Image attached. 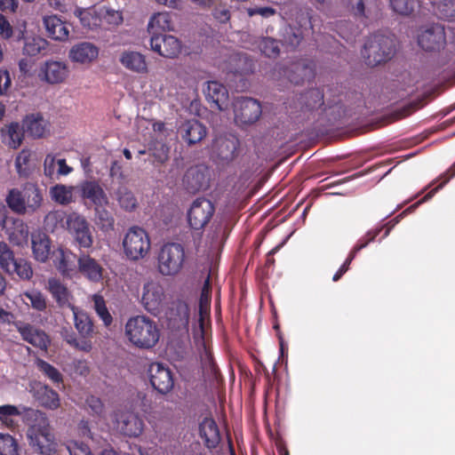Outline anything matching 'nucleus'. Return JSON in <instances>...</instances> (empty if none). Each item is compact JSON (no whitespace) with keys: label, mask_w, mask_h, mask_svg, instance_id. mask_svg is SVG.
<instances>
[{"label":"nucleus","mask_w":455,"mask_h":455,"mask_svg":"<svg viewBox=\"0 0 455 455\" xmlns=\"http://www.w3.org/2000/svg\"><path fill=\"white\" fill-rule=\"evenodd\" d=\"M24 296L29 300L31 307L37 311L46 308V300L42 292L36 290L28 291Z\"/></svg>","instance_id":"5fc2aeb1"},{"label":"nucleus","mask_w":455,"mask_h":455,"mask_svg":"<svg viewBox=\"0 0 455 455\" xmlns=\"http://www.w3.org/2000/svg\"><path fill=\"white\" fill-rule=\"evenodd\" d=\"M69 455H93L89 445L79 441L70 440L66 443Z\"/></svg>","instance_id":"13d9d810"},{"label":"nucleus","mask_w":455,"mask_h":455,"mask_svg":"<svg viewBox=\"0 0 455 455\" xmlns=\"http://www.w3.org/2000/svg\"><path fill=\"white\" fill-rule=\"evenodd\" d=\"M92 300L93 302V308L98 316L102 320L105 326H109L113 322V317L107 307L103 296L100 294H93Z\"/></svg>","instance_id":"a18cd8bd"},{"label":"nucleus","mask_w":455,"mask_h":455,"mask_svg":"<svg viewBox=\"0 0 455 455\" xmlns=\"http://www.w3.org/2000/svg\"><path fill=\"white\" fill-rule=\"evenodd\" d=\"M35 363L37 369L53 384L62 383L63 376L56 367L41 358H36Z\"/></svg>","instance_id":"37998d69"},{"label":"nucleus","mask_w":455,"mask_h":455,"mask_svg":"<svg viewBox=\"0 0 455 455\" xmlns=\"http://www.w3.org/2000/svg\"><path fill=\"white\" fill-rule=\"evenodd\" d=\"M47 35L53 40L65 41L68 38L69 30L67 24L57 15H47L43 18Z\"/></svg>","instance_id":"cd10ccee"},{"label":"nucleus","mask_w":455,"mask_h":455,"mask_svg":"<svg viewBox=\"0 0 455 455\" xmlns=\"http://www.w3.org/2000/svg\"><path fill=\"white\" fill-rule=\"evenodd\" d=\"M257 44L260 52L267 58L275 59L280 54V42L273 37H260Z\"/></svg>","instance_id":"58836bf2"},{"label":"nucleus","mask_w":455,"mask_h":455,"mask_svg":"<svg viewBox=\"0 0 455 455\" xmlns=\"http://www.w3.org/2000/svg\"><path fill=\"white\" fill-rule=\"evenodd\" d=\"M79 272L92 283H98L102 279L103 268L101 265L90 255L81 253L77 259Z\"/></svg>","instance_id":"5701e85b"},{"label":"nucleus","mask_w":455,"mask_h":455,"mask_svg":"<svg viewBox=\"0 0 455 455\" xmlns=\"http://www.w3.org/2000/svg\"><path fill=\"white\" fill-rule=\"evenodd\" d=\"M29 444L42 455H54L57 451V443L52 433L49 421L41 414L28 430Z\"/></svg>","instance_id":"7ed1b4c3"},{"label":"nucleus","mask_w":455,"mask_h":455,"mask_svg":"<svg viewBox=\"0 0 455 455\" xmlns=\"http://www.w3.org/2000/svg\"><path fill=\"white\" fill-rule=\"evenodd\" d=\"M212 15L217 21L222 24L228 23L230 20V12L225 7H216Z\"/></svg>","instance_id":"69168bd1"},{"label":"nucleus","mask_w":455,"mask_h":455,"mask_svg":"<svg viewBox=\"0 0 455 455\" xmlns=\"http://www.w3.org/2000/svg\"><path fill=\"white\" fill-rule=\"evenodd\" d=\"M21 123L22 130L33 139H41L50 132V122L40 112L26 115Z\"/></svg>","instance_id":"6ab92c4d"},{"label":"nucleus","mask_w":455,"mask_h":455,"mask_svg":"<svg viewBox=\"0 0 455 455\" xmlns=\"http://www.w3.org/2000/svg\"><path fill=\"white\" fill-rule=\"evenodd\" d=\"M69 69L64 61L47 60L41 68L42 79L50 84H60L68 76Z\"/></svg>","instance_id":"aec40b11"},{"label":"nucleus","mask_w":455,"mask_h":455,"mask_svg":"<svg viewBox=\"0 0 455 455\" xmlns=\"http://www.w3.org/2000/svg\"><path fill=\"white\" fill-rule=\"evenodd\" d=\"M166 296L163 286L154 281L148 282L143 286L141 303L151 315L157 316L165 307Z\"/></svg>","instance_id":"1a4fd4ad"},{"label":"nucleus","mask_w":455,"mask_h":455,"mask_svg":"<svg viewBox=\"0 0 455 455\" xmlns=\"http://www.w3.org/2000/svg\"><path fill=\"white\" fill-rule=\"evenodd\" d=\"M306 107L309 110L317 109L324 104L323 93L317 88L310 89L305 94Z\"/></svg>","instance_id":"864d4df0"},{"label":"nucleus","mask_w":455,"mask_h":455,"mask_svg":"<svg viewBox=\"0 0 455 455\" xmlns=\"http://www.w3.org/2000/svg\"><path fill=\"white\" fill-rule=\"evenodd\" d=\"M182 139L188 144L194 145L201 141L206 135V128L196 119L188 120L180 127Z\"/></svg>","instance_id":"bb28decb"},{"label":"nucleus","mask_w":455,"mask_h":455,"mask_svg":"<svg viewBox=\"0 0 455 455\" xmlns=\"http://www.w3.org/2000/svg\"><path fill=\"white\" fill-rule=\"evenodd\" d=\"M21 411L15 405L4 404L0 406V424L6 427H12L15 424L12 417L20 416Z\"/></svg>","instance_id":"09e8293b"},{"label":"nucleus","mask_w":455,"mask_h":455,"mask_svg":"<svg viewBox=\"0 0 455 455\" xmlns=\"http://www.w3.org/2000/svg\"><path fill=\"white\" fill-rule=\"evenodd\" d=\"M151 242L148 234L140 227H132L123 240L124 251L131 260H139L147 256Z\"/></svg>","instance_id":"39448f33"},{"label":"nucleus","mask_w":455,"mask_h":455,"mask_svg":"<svg viewBox=\"0 0 455 455\" xmlns=\"http://www.w3.org/2000/svg\"><path fill=\"white\" fill-rule=\"evenodd\" d=\"M351 10L355 17L367 18L365 12V0H349Z\"/></svg>","instance_id":"e2e57ef3"},{"label":"nucleus","mask_w":455,"mask_h":455,"mask_svg":"<svg viewBox=\"0 0 455 455\" xmlns=\"http://www.w3.org/2000/svg\"><path fill=\"white\" fill-rule=\"evenodd\" d=\"M120 63L126 68L138 74L148 72L145 56L136 51H124L119 58Z\"/></svg>","instance_id":"c756f323"},{"label":"nucleus","mask_w":455,"mask_h":455,"mask_svg":"<svg viewBox=\"0 0 455 455\" xmlns=\"http://www.w3.org/2000/svg\"><path fill=\"white\" fill-rule=\"evenodd\" d=\"M13 273L22 280H29L33 275V269L28 261L24 259H17L11 267V274Z\"/></svg>","instance_id":"603ef678"},{"label":"nucleus","mask_w":455,"mask_h":455,"mask_svg":"<svg viewBox=\"0 0 455 455\" xmlns=\"http://www.w3.org/2000/svg\"><path fill=\"white\" fill-rule=\"evenodd\" d=\"M0 36L4 39H9L12 36V28L6 18L0 13Z\"/></svg>","instance_id":"338daca9"},{"label":"nucleus","mask_w":455,"mask_h":455,"mask_svg":"<svg viewBox=\"0 0 455 455\" xmlns=\"http://www.w3.org/2000/svg\"><path fill=\"white\" fill-rule=\"evenodd\" d=\"M445 42L443 28L439 25L425 29L418 37V44L427 52L439 51L444 46Z\"/></svg>","instance_id":"a211bd4d"},{"label":"nucleus","mask_w":455,"mask_h":455,"mask_svg":"<svg viewBox=\"0 0 455 455\" xmlns=\"http://www.w3.org/2000/svg\"><path fill=\"white\" fill-rule=\"evenodd\" d=\"M148 32L154 35H164L168 31H174V24L172 20V13L168 12H156L149 18Z\"/></svg>","instance_id":"a878e982"},{"label":"nucleus","mask_w":455,"mask_h":455,"mask_svg":"<svg viewBox=\"0 0 455 455\" xmlns=\"http://www.w3.org/2000/svg\"><path fill=\"white\" fill-rule=\"evenodd\" d=\"M116 196L119 205L124 210L132 212L136 208L137 199L132 192L126 187H119L116 192Z\"/></svg>","instance_id":"c03bdc74"},{"label":"nucleus","mask_w":455,"mask_h":455,"mask_svg":"<svg viewBox=\"0 0 455 455\" xmlns=\"http://www.w3.org/2000/svg\"><path fill=\"white\" fill-rule=\"evenodd\" d=\"M106 206H94L95 221L100 229L108 231L114 227V218L112 214L105 209Z\"/></svg>","instance_id":"de8ad7c7"},{"label":"nucleus","mask_w":455,"mask_h":455,"mask_svg":"<svg viewBox=\"0 0 455 455\" xmlns=\"http://www.w3.org/2000/svg\"><path fill=\"white\" fill-rule=\"evenodd\" d=\"M24 131L22 125L17 122H12L5 128L1 129V136L10 148H18L24 139Z\"/></svg>","instance_id":"473e14b6"},{"label":"nucleus","mask_w":455,"mask_h":455,"mask_svg":"<svg viewBox=\"0 0 455 455\" xmlns=\"http://www.w3.org/2000/svg\"><path fill=\"white\" fill-rule=\"evenodd\" d=\"M74 14L80 20L81 25L88 29H95L101 25L99 9H84L76 7Z\"/></svg>","instance_id":"2f4dec72"},{"label":"nucleus","mask_w":455,"mask_h":455,"mask_svg":"<svg viewBox=\"0 0 455 455\" xmlns=\"http://www.w3.org/2000/svg\"><path fill=\"white\" fill-rule=\"evenodd\" d=\"M215 212L213 204L204 197L193 201L188 211V221L194 230L203 229L211 220Z\"/></svg>","instance_id":"6e6552de"},{"label":"nucleus","mask_w":455,"mask_h":455,"mask_svg":"<svg viewBox=\"0 0 455 455\" xmlns=\"http://www.w3.org/2000/svg\"><path fill=\"white\" fill-rule=\"evenodd\" d=\"M395 51L394 41L391 37L376 33L366 40L362 55L366 65L375 67L390 60Z\"/></svg>","instance_id":"f03ea898"},{"label":"nucleus","mask_w":455,"mask_h":455,"mask_svg":"<svg viewBox=\"0 0 455 455\" xmlns=\"http://www.w3.org/2000/svg\"><path fill=\"white\" fill-rule=\"evenodd\" d=\"M392 10L401 15H410L414 9V0H389Z\"/></svg>","instance_id":"6e6d98bb"},{"label":"nucleus","mask_w":455,"mask_h":455,"mask_svg":"<svg viewBox=\"0 0 455 455\" xmlns=\"http://www.w3.org/2000/svg\"><path fill=\"white\" fill-rule=\"evenodd\" d=\"M11 85V77L7 70H0V94L7 92Z\"/></svg>","instance_id":"774afa93"},{"label":"nucleus","mask_w":455,"mask_h":455,"mask_svg":"<svg viewBox=\"0 0 455 455\" xmlns=\"http://www.w3.org/2000/svg\"><path fill=\"white\" fill-rule=\"evenodd\" d=\"M0 227L5 229V234L12 244L19 247L28 245L29 231L23 220L20 219L8 220L4 213H0Z\"/></svg>","instance_id":"9b49d317"},{"label":"nucleus","mask_w":455,"mask_h":455,"mask_svg":"<svg viewBox=\"0 0 455 455\" xmlns=\"http://www.w3.org/2000/svg\"><path fill=\"white\" fill-rule=\"evenodd\" d=\"M17 259L14 253L4 242H0V267L8 274H11V267Z\"/></svg>","instance_id":"8fccbe9b"},{"label":"nucleus","mask_w":455,"mask_h":455,"mask_svg":"<svg viewBox=\"0 0 455 455\" xmlns=\"http://www.w3.org/2000/svg\"><path fill=\"white\" fill-rule=\"evenodd\" d=\"M31 244L35 259L45 262L51 251V240L49 236L40 230L35 231L31 234Z\"/></svg>","instance_id":"c85d7f7f"},{"label":"nucleus","mask_w":455,"mask_h":455,"mask_svg":"<svg viewBox=\"0 0 455 455\" xmlns=\"http://www.w3.org/2000/svg\"><path fill=\"white\" fill-rule=\"evenodd\" d=\"M0 455H20L18 442L12 435L0 433Z\"/></svg>","instance_id":"49530a36"},{"label":"nucleus","mask_w":455,"mask_h":455,"mask_svg":"<svg viewBox=\"0 0 455 455\" xmlns=\"http://www.w3.org/2000/svg\"><path fill=\"white\" fill-rule=\"evenodd\" d=\"M199 435L209 449L216 448L221 440L219 427L212 418H204L199 424Z\"/></svg>","instance_id":"393cba45"},{"label":"nucleus","mask_w":455,"mask_h":455,"mask_svg":"<svg viewBox=\"0 0 455 455\" xmlns=\"http://www.w3.org/2000/svg\"><path fill=\"white\" fill-rule=\"evenodd\" d=\"M21 192L25 203L27 213L32 214L40 209L43 204V192L33 182H26L21 187Z\"/></svg>","instance_id":"b1692460"},{"label":"nucleus","mask_w":455,"mask_h":455,"mask_svg":"<svg viewBox=\"0 0 455 455\" xmlns=\"http://www.w3.org/2000/svg\"><path fill=\"white\" fill-rule=\"evenodd\" d=\"M234 121L239 127L255 124L262 114V107L259 100L250 97H237L232 103Z\"/></svg>","instance_id":"423d86ee"},{"label":"nucleus","mask_w":455,"mask_h":455,"mask_svg":"<svg viewBox=\"0 0 455 455\" xmlns=\"http://www.w3.org/2000/svg\"><path fill=\"white\" fill-rule=\"evenodd\" d=\"M24 200L21 189L19 188L10 189L5 197L8 207L13 212L21 215L27 213Z\"/></svg>","instance_id":"4c0bfd02"},{"label":"nucleus","mask_w":455,"mask_h":455,"mask_svg":"<svg viewBox=\"0 0 455 455\" xmlns=\"http://www.w3.org/2000/svg\"><path fill=\"white\" fill-rule=\"evenodd\" d=\"M48 286L52 298L56 300L59 306H68V307L73 306L70 302L72 295L60 281L55 278L49 279Z\"/></svg>","instance_id":"72a5a7b5"},{"label":"nucleus","mask_w":455,"mask_h":455,"mask_svg":"<svg viewBox=\"0 0 455 455\" xmlns=\"http://www.w3.org/2000/svg\"><path fill=\"white\" fill-rule=\"evenodd\" d=\"M36 397L39 403L49 410H56L60 404L59 394L46 385L36 391Z\"/></svg>","instance_id":"e433bc0d"},{"label":"nucleus","mask_w":455,"mask_h":455,"mask_svg":"<svg viewBox=\"0 0 455 455\" xmlns=\"http://www.w3.org/2000/svg\"><path fill=\"white\" fill-rule=\"evenodd\" d=\"M98 48L94 44L87 42L74 45L69 52L70 59L79 63L91 62L98 57Z\"/></svg>","instance_id":"7c9ffc66"},{"label":"nucleus","mask_w":455,"mask_h":455,"mask_svg":"<svg viewBox=\"0 0 455 455\" xmlns=\"http://www.w3.org/2000/svg\"><path fill=\"white\" fill-rule=\"evenodd\" d=\"M76 254L70 251L59 250L55 262L56 268L64 276H71L76 271Z\"/></svg>","instance_id":"c9c22d12"},{"label":"nucleus","mask_w":455,"mask_h":455,"mask_svg":"<svg viewBox=\"0 0 455 455\" xmlns=\"http://www.w3.org/2000/svg\"><path fill=\"white\" fill-rule=\"evenodd\" d=\"M100 15L101 18V22L105 21L106 23L113 26H118L122 24L124 20L123 13L121 11L106 6L100 8Z\"/></svg>","instance_id":"3c124183"},{"label":"nucleus","mask_w":455,"mask_h":455,"mask_svg":"<svg viewBox=\"0 0 455 455\" xmlns=\"http://www.w3.org/2000/svg\"><path fill=\"white\" fill-rule=\"evenodd\" d=\"M78 193L83 200L93 206H107L108 198L97 180H84L78 186Z\"/></svg>","instance_id":"f3484780"},{"label":"nucleus","mask_w":455,"mask_h":455,"mask_svg":"<svg viewBox=\"0 0 455 455\" xmlns=\"http://www.w3.org/2000/svg\"><path fill=\"white\" fill-rule=\"evenodd\" d=\"M74 315L75 327L83 338H88L93 331V323L90 316L76 306H70Z\"/></svg>","instance_id":"f704fd0d"},{"label":"nucleus","mask_w":455,"mask_h":455,"mask_svg":"<svg viewBox=\"0 0 455 455\" xmlns=\"http://www.w3.org/2000/svg\"><path fill=\"white\" fill-rule=\"evenodd\" d=\"M57 164L55 156L48 154L44 162V173L46 177L52 178L55 174V165Z\"/></svg>","instance_id":"680f3d73"},{"label":"nucleus","mask_w":455,"mask_h":455,"mask_svg":"<svg viewBox=\"0 0 455 455\" xmlns=\"http://www.w3.org/2000/svg\"><path fill=\"white\" fill-rule=\"evenodd\" d=\"M383 227L375 228L373 230H370L367 232V234L358 240L356 244L354 246V248L351 250L348 257L345 260V262L341 265V267L339 268V270L334 274L332 280L334 282L339 281L341 276L348 270L349 265L351 264L352 260L355 259L356 253L360 251L362 249L365 248L369 243L373 241L375 237L380 233Z\"/></svg>","instance_id":"4be33fe9"},{"label":"nucleus","mask_w":455,"mask_h":455,"mask_svg":"<svg viewBox=\"0 0 455 455\" xmlns=\"http://www.w3.org/2000/svg\"><path fill=\"white\" fill-rule=\"evenodd\" d=\"M31 153L28 149H22L15 158V169L21 178H28L34 171L30 164Z\"/></svg>","instance_id":"a19ab883"},{"label":"nucleus","mask_w":455,"mask_h":455,"mask_svg":"<svg viewBox=\"0 0 455 455\" xmlns=\"http://www.w3.org/2000/svg\"><path fill=\"white\" fill-rule=\"evenodd\" d=\"M13 325L24 341L42 351L46 352L48 350L51 339L45 331L22 321H16Z\"/></svg>","instance_id":"4468645a"},{"label":"nucleus","mask_w":455,"mask_h":455,"mask_svg":"<svg viewBox=\"0 0 455 455\" xmlns=\"http://www.w3.org/2000/svg\"><path fill=\"white\" fill-rule=\"evenodd\" d=\"M128 340L140 349H151L158 343L160 330L156 323L146 315H136L128 319L125 324Z\"/></svg>","instance_id":"f257e3e1"},{"label":"nucleus","mask_w":455,"mask_h":455,"mask_svg":"<svg viewBox=\"0 0 455 455\" xmlns=\"http://www.w3.org/2000/svg\"><path fill=\"white\" fill-rule=\"evenodd\" d=\"M209 170L204 165L190 167L183 177V184L190 193L205 190L209 187Z\"/></svg>","instance_id":"dca6fc26"},{"label":"nucleus","mask_w":455,"mask_h":455,"mask_svg":"<svg viewBox=\"0 0 455 455\" xmlns=\"http://www.w3.org/2000/svg\"><path fill=\"white\" fill-rule=\"evenodd\" d=\"M115 425L116 429L124 435L137 437L143 432V420L130 411H122L116 413Z\"/></svg>","instance_id":"2eb2a0df"},{"label":"nucleus","mask_w":455,"mask_h":455,"mask_svg":"<svg viewBox=\"0 0 455 455\" xmlns=\"http://www.w3.org/2000/svg\"><path fill=\"white\" fill-rule=\"evenodd\" d=\"M213 148L218 164L228 165L238 156L240 140L235 134H225L215 140Z\"/></svg>","instance_id":"9d476101"},{"label":"nucleus","mask_w":455,"mask_h":455,"mask_svg":"<svg viewBox=\"0 0 455 455\" xmlns=\"http://www.w3.org/2000/svg\"><path fill=\"white\" fill-rule=\"evenodd\" d=\"M276 12L275 9L273 7L266 6V7H255V8H248L247 13L250 17L254 15H260L263 18H268L275 15Z\"/></svg>","instance_id":"0e129e2a"},{"label":"nucleus","mask_w":455,"mask_h":455,"mask_svg":"<svg viewBox=\"0 0 455 455\" xmlns=\"http://www.w3.org/2000/svg\"><path fill=\"white\" fill-rule=\"evenodd\" d=\"M150 49L160 56L174 59L181 52V42L174 36L154 35L150 36Z\"/></svg>","instance_id":"ddd939ff"},{"label":"nucleus","mask_w":455,"mask_h":455,"mask_svg":"<svg viewBox=\"0 0 455 455\" xmlns=\"http://www.w3.org/2000/svg\"><path fill=\"white\" fill-rule=\"evenodd\" d=\"M47 45V41L40 36H26L24 37L23 54L36 56L45 50Z\"/></svg>","instance_id":"79ce46f5"},{"label":"nucleus","mask_w":455,"mask_h":455,"mask_svg":"<svg viewBox=\"0 0 455 455\" xmlns=\"http://www.w3.org/2000/svg\"><path fill=\"white\" fill-rule=\"evenodd\" d=\"M454 176H455V163L450 167L449 170H447L446 172H444L443 175H441L440 179L444 178L443 181L437 188L432 189L427 196H425L422 202H425V201L430 199L438 189L442 188Z\"/></svg>","instance_id":"bf43d9fd"},{"label":"nucleus","mask_w":455,"mask_h":455,"mask_svg":"<svg viewBox=\"0 0 455 455\" xmlns=\"http://www.w3.org/2000/svg\"><path fill=\"white\" fill-rule=\"evenodd\" d=\"M52 199L61 205H67L73 201V187L57 184L51 188Z\"/></svg>","instance_id":"ea45409f"},{"label":"nucleus","mask_w":455,"mask_h":455,"mask_svg":"<svg viewBox=\"0 0 455 455\" xmlns=\"http://www.w3.org/2000/svg\"><path fill=\"white\" fill-rule=\"evenodd\" d=\"M66 223L68 233L80 250L92 246L93 238L90 224L84 216L73 212L68 216Z\"/></svg>","instance_id":"0eeeda50"},{"label":"nucleus","mask_w":455,"mask_h":455,"mask_svg":"<svg viewBox=\"0 0 455 455\" xmlns=\"http://www.w3.org/2000/svg\"><path fill=\"white\" fill-rule=\"evenodd\" d=\"M148 374L151 386L160 394H167L172 389L174 386L172 373L163 363L158 362L151 363Z\"/></svg>","instance_id":"f8f14e48"},{"label":"nucleus","mask_w":455,"mask_h":455,"mask_svg":"<svg viewBox=\"0 0 455 455\" xmlns=\"http://www.w3.org/2000/svg\"><path fill=\"white\" fill-rule=\"evenodd\" d=\"M177 315L173 316L174 308L171 310L170 319L178 322L180 324H184L188 322L189 310L188 305L183 301H177L175 304Z\"/></svg>","instance_id":"4d7b16f0"},{"label":"nucleus","mask_w":455,"mask_h":455,"mask_svg":"<svg viewBox=\"0 0 455 455\" xmlns=\"http://www.w3.org/2000/svg\"><path fill=\"white\" fill-rule=\"evenodd\" d=\"M157 270L164 276H174L183 268L186 253L178 243H164L157 253Z\"/></svg>","instance_id":"20e7f679"},{"label":"nucleus","mask_w":455,"mask_h":455,"mask_svg":"<svg viewBox=\"0 0 455 455\" xmlns=\"http://www.w3.org/2000/svg\"><path fill=\"white\" fill-rule=\"evenodd\" d=\"M204 95L206 100L212 104V108L222 111L228 107V92L222 84L217 81L207 82Z\"/></svg>","instance_id":"412c9836"},{"label":"nucleus","mask_w":455,"mask_h":455,"mask_svg":"<svg viewBox=\"0 0 455 455\" xmlns=\"http://www.w3.org/2000/svg\"><path fill=\"white\" fill-rule=\"evenodd\" d=\"M86 404L90 408L92 413L101 416L104 411V404L101 400L94 395H91L86 399Z\"/></svg>","instance_id":"052dcab7"}]
</instances>
